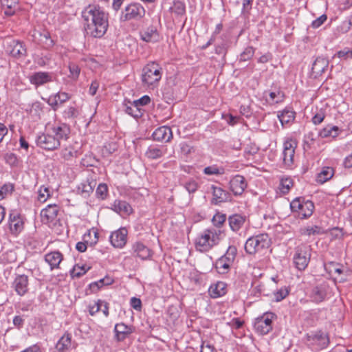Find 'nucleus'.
I'll use <instances>...</instances> for the list:
<instances>
[{"mask_svg":"<svg viewBox=\"0 0 352 352\" xmlns=\"http://www.w3.org/2000/svg\"><path fill=\"white\" fill-rule=\"evenodd\" d=\"M82 17L87 35L101 38L106 33L109 26L108 14L99 6L89 5L82 10Z\"/></svg>","mask_w":352,"mask_h":352,"instance_id":"obj_1","label":"nucleus"},{"mask_svg":"<svg viewBox=\"0 0 352 352\" xmlns=\"http://www.w3.org/2000/svg\"><path fill=\"white\" fill-rule=\"evenodd\" d=\"M221 231L215 228L205 230L195 239L196 250L205 252L217 245L220 241Z\"/></svg>","mask_w":352,"mask_h":352,"instance_id":"obj_2","label":"nucleus"},{"mask_svg":"<svg viewBox=\"0 0 352 352\" xmlns=\"http://www.w3.org/2000/svg\"><path fill=\"white\" fill-rule=\"evenodd\" d=\"M162 76V68L155 62L148 63L142 72V82L144 87L153 89L158 86Z\"/></svg>","mask_w":352,"mask_h":352,"instance_id":"obj_3","label":"nucleus"},{"mask_svg":"<svg viewBox=\"0 0 352 352\" xmlns=\"http://www.w3.org/2000/svg\"><path fill=\"white\" fill-rule=\"evenodd\" d=\"M270 238L267 234H261L249 238L245 244V250L248 254H252L256 252L270 247Z\"/></svg>","mask_w":352,"mask_h":352,"instance_id":"obj_4","label":"nucleus"},{"mask_svg":"<svg viewBox=\"0 0 352 352\" xmlns=\"http://www.w3.org/2000/svg\"><path fill=\"white\" fill-rule=\"evenodd\" d=\"M145 9L140 3H131L122 11L120 20L122 21H139L145 16Z\"/></svg>","mask_w":352,"mask_h":352,"instance_id":"obj_5","label":"nucleus"},{"mask_svg":"<svg viewBox=\"0 0 352 352\" xmlns=\"http://www.w3.org/2000/svg\"><path fill=\"white\" fill-rule=\"evenodd\" d=\"M310 257V246L300 245L296 247L294 256V262L296 268L299 270H304L309 263Z\"/></svg>","mask_w":352,"mask_h":352,"instance_id":"obj_6","label":"nucleus"},{"mask_svg":"<svg viewBox=\"0 0 352 352\" xmlns=\"http://www.w3.org/2000/svg\"><path fill=\"white\" fill-rule=\"evenodd\" d=\"M276 318V315L273 313H265L256 319L254 324L255 330L261 335L267 334L272 329V322Z\"/></svg>","mask_w":352,"mask_h":352,"instance_id":"obj_7","label":"nucleus"},{"mask_svg":"<svg viewBox=\"0 0 352 352\" xmlns=\"http://www.w3.org/2000/svg\"><path fill=\"white\" fill-rule=\"evenodd\" d=\"M297 142L292 139H287L283 143V161L285 166H291L294 162L295 149Z\"/></svg>","mask_w":352,"mask_h":352,"instance_id":"obj_8","label":"nucleus"},{"mask_svg":"<svg viewBox=\"0 0 352 352\" xmlns=\"http://www.w3.org/2000/svg\"><path fill=\"white\" fill-rule=\"evenodd\" d=\"M329 289V285L326 282H323L314 287L309 296L311 300L316 303H320L324 301L327 298Z\"/></svg>","mask_w":352,"mask_h":352,"instance_id":"obj_9","label":"nucleus"},{"mask_svg":"<svg viewBox=\"0 0 352 352\" xmlns=\"http://www.w3.org/2000/svg\"><path fill=\"white\" fill-rule=\"evenodd\" d=\"M36 142L37 146L48 151L56 149L60 145V142L57 139H55L53 135L50 134H41L38 135Z\"/></svg>","mask_w":352,"mask_h":352,"instance_id":"obj_10","label":"nucleus"},{"mask_svg":"<svg viewBox=\"0 0 352 352\" xmlns=\"http://www.w3.org/2000/svg\"><path fill=\"white\" fill-rule=\"evenodd\" d=\"M212 198L211 204L213 205H219L221 203L230 201L232 199L231 195L223 188L212 185L211 186Z\"/></svg>","mask_w":352,"mask_h":352,"instance_id":"obj_11","label":"nucleus"},{"mask_svg":"<svg viewBox=\"0 0 352 352\" xmlns=\"http://www.w3.org/2000/svg\"><path fill=\"white\" fill-rule=\"evenodd\" d=\"M6 51L13 57L20 58L25 57L27 50L23 43L12 40L7 45Z\"/></svg>","mask_w":352,"mask_h":352,"instance_id":"obj_12","label":"nucleus"},{"mask_svg":"<svg viewBox=\"0 0 352 352\" xmlns=\"http://www.w3.org/2000/svg\"><path fill=\"white\" fill-rule=\"evenodd\" d=\"M128 232L126 228H121L113 232L110 236L111 245L117 248H123L126 243Z\"/></svg>","mask_w":352,"mask_h":352,"instance_id":"obj_13","label":"nucleus"},{"mask_svg":"<svg viewBox=\"0 0 352 352\" xmlns=\"http://www.w3.org/2000/svg\"><path fill=\"white\" fill-rule=\"evenodd\" d=\"M9 227L11 232L14 234L20 233L23 229V219L16 211H12L10 214Z\"/></svg>","mask_w":352,"mask_h":352,"instance_id":"obj_14","label":"nucleus"},{"mask_svg":"<svg viewBox=\"0 0 352 352\" xmlns=\"http://www.w3.org/2000/svg\"><path fill=\"white\" fill-rule=\"evenodd\" d=\"M246 187L245 179L241 175H237L234 176L230 182V190L234 195H241Z\"/></svg>","mask_w":352,"mask_h":352,"instance_id":"obj_15","label":"nucleus"},{"mask_svg":"<svg viewBox=\"0 0 352 352\" xmlns=\"http://www.w3.org/2000/svg\"><path fill=\"white\" fill-rule=\"evenodd\" d=\"M31 84L36 87L41 86L45 83L52 81V75L50 72H38L32 74L29 77Z\"/></svg>","mask_w":352,"mask_h":352,"instance_id":"obj_16","label":"nucleus"},{"mask_svg":"<svg viewBox=\"0 0 352 352\" xmlns=\"http://www.w3.org/2000/svg\"><path fill=\"white\" fill-rule=\"evenodd\" d=\"M133 254L142 260L149 259L151 256V250L141 242H136L132 246Z\"/></svg>","mask_w":352,"mask_h":352,"instance_id":"obj_17","label":"nucleus"},{"mask_svg":"<svg viewBox=\"0 0 352 352\" xmlns=\"http://www.w3.org/2000/svg\"><path fill=\"white\" fill-rule=\"evenodd\" d=\"M152 136L155 140L168 142L173 138V133L170 127L163 126L155 129Z\"/></svg>","mask_w":352,"mask_h":352,"instance_id":"obj_18","label":"nucleus"},{"mask_svg":"<svg viewBox=\"0 0 352 352\" xmlns=\"http://www.w3.org/2000/svg\"><path fill=\"white\" fill-rule=\"evenodd\" d=\"M28 278L25 275L17 276L14 282L13 287L19 296H23L28 292Z\"/></svg>","mask_w":352,"mask_h":352,"instance_id":"obj_19","label":"nucleus"},{"mask_svg":"<svg viewBox=\"0 0 352 352\" xmlns=\"http://www.w3.org/2000/svg\"><path fill=\"white\" fill-rule=\"evenodd\" d=\"M116 339L120 342L126 339L133 333L131 327L127 326L124 323L116 324L114 327Z\"/></svg>","mask_w":352,"mask_h":352,"instance_id":"obj_20","label":"nucleus"},{"mask_svg":"<svg viewBox=\"0 0 352 352\" xmlns=\"http://www.w3.org/2000/svg\"><path fill=\"white\" fill-rule=\"evenodd\" d=\"M63 259V254L58 251L50 252L45 256V261L50 266V270L58 269L60 262Z\"/></svg>","mask_w":352,"mask_h":352,"instance_id":"obj_21","label":"nucleus"},{"mask_svg":"<svg viewBox=\"0 0 352 352\" xmlns=\"http://www.w3.org/2000/svg\"><path fill=\"white\" fill-rule=\"evenodd\" d=\"M52 130L53 135L58 142L61 140H67L70 133V129L69 126L64 123L54 126Z\"/></svg>","mask_w":352,"mask_h":352,"instance_id":"obj_22","label":"nucleus"},{"mask_svg":"<svg viewBox=\"0 0 352 352\" xmlns=\"http://www.w3.org/2000/svg\"><path fill=\"white\" fill-rule=\"evenodd\" d=\"M329 60L326 58L318 57L312 65V73L315 77L320 76L327 68Z\"/></svg>","mask_w":352,"mask_h":352,"instance_id":"obj_23","label":"nucleus"},{"mask_svg":"<svg viewBox=\"0 0 352 352\" xmlns=\"http://www.w3.org/2000/svg\"><path fill=\"white\" fill-rule=\"evenodd\" d=\"M58 211L59 208L57 205L50 204L45 209L41 210V215L43 220L50 222L56 218Z\"/></svg>","mask_w":352,"mask_h":352,"instance_id":"obj_24","label":"nucleus"},{"mask_svg":"<svg viewBox=\"0 0 352 352\" xmlns=\"http://www.w3.org/2000/svg\"><path fill=\"white\" fill-rule=\"evenodd\" d=\"M167 151V148L165 146H150L146 153L145 155L146 157L151 160H157L164 156Z\"/></svg>","mask_w":352,"mask_h":352,"instance_id":"obj_25","label":"nucleus"},{"mask_svg":"<svg viewBox=\"0 0 352 352\" xmlns=\"http://www.w3.org/2000/svg\"><path fill=\"white\" fill-rule=\"evenodd\" d=\"M209 294L213 298H217L225 295L227 292V285L224 282H217L216 284L212 285L209 289Z\"/></svg>","mask_w":352,"mask_h":352,"instance_id":"obj_26","label":"nucleus"},{"mask_svg":"<svg viewBox=\"0 0 352 352\" xmlns=\"http://www.w3.org/2000/svg\"><path fill=\"white\" fill-rule=\"evenodd\" d=\"M111 209L120 214L129 215L132 212L130 204L122 200H116L112 204Z\"/></svg>","mask_w":352,"mask_h":352,"instance_id":"obj_27","label":"nucleus"},{"mask_svg":"<svg viewBox=\"0 0 352 352\" xmlns=\"http://www.w3.org/2000/svg\"><path fill=\"white\" fill-rule=\"evenodd\" d=\"M245 221V217L238 214H232L228 218L230 227L234 232L239 231L243 226Z\"/></svg>","mask_w":352,"mask_h":352,"instance_id":"obj_28","label":"nucleus"},{"mask_svg":"<svg viewBox=\"0 0 352 352\" xmlns=\"http://www.w3.org/2000/svg\"><path fill=\"white\" fill-rule=\"evenodd\" d=\"M141 38L146 42H155L158 41L159 34L155 28L151 26L140 33Z\"/></svg>","mask_w":352,"mask_h":352,"instance_id":"obj_29","label":"nucleus"},{"mask_svg":"<svg viewBox=\"0 0 352 352\" xmlns=\"http://www.w3.org/2000/svg\"><path fill=\"white\" fill-rule=\"evenodd\" d=\"M72 345V336L69 333H65L58 341L56 349L58 352H65L70 349Z\"/></svg>","mask_w":352,"mask_h":352,"instance_id":"obj_30","label":"nucleus"},{"mask_svg":"<svg viewBox=\"0 0 352 352\" xmlns=\"http://www.w3.org/2000/svg\"><path fill=\"white\" fill-rule=\"evenodd\" d=\"M278 118L283 126L294 121L295 118V112L292 110L285 109L282 111L278 112Z\"/></svg>","mask_w":352,"mask_h":352,"instance_id":"obj_31","label":"nucleus"},{"mask_svg":"<svg viewBox=\"0 0 352 352\" xmlns=\"http://www.w3.org/2000/svg\"><path fill=\"white\" fill-rule=\"evenodd\" d=\"M124 111L127 114L135 118H138L142 116L141 109L135 101L133 102H129L128 103L125 104Z\"/></svg>","mask_w":352,"mask_h":352,"instance_id":"obj_32","label":"nucleus"},{"mask_svg":"<svg viewBox=\"0 0 352 352\" xmlns=\"http://www.w3.org/2000/svg\"><path fill=\"white\" fill-rule=\"evenodd\" d=\"M334 174V170L331 167H324L322 170L318 173L317 182L320 184H324L327 181L329 180Z\"/></svg>","mask_w":352,"mask_h":352,"instance_id":"obj_33","label":"nucleus"},{"mask_svg":"<svg viewBox=\"0 0 352 352\" xmlns=\"http://www.w3.org/2000/svg\"><path fill=\"white\" fill-rule=\"evenodd\" d=\"M302 235L311 236L320 235L324 233L322 228L318 226H307L300 229Z\"/></svg>","mask_w":352,"mask_h":352,"instance_id":"obj_34","label":"nucleus"},{"mask_svg":"<svg viewBox=\"0 0 352 352\" xmlns=\"http://www.w3.org/2000/svg\"><path fill=\"white\" fill-rule=\"evenodd\" d=\"M1 6L6 8L4 13L6 15L12 16L14 13L19 0H0Z\"/></svg>","mask_w":352,"mask_h":352,"instance_id":"obj_35","label":"nucleus"},{"mask_svg":"<svg viewBox=\"0 0 352 352\" xmlns=\"http://www.w3.org/2000/svg\"><path fill=\"white\" fill-rule=\"evenodd\" d=\"M312 340L318 343L320 348H325L329 344V338L326 333L322 331L316 333L312 336Z\"/></svg>","mask_w":352,"mask_h":352,"instance_id":"obj_36","label":"nucleus"},{"mask_svg":"<svg viewBox=\"0 0 352 352\" xmlns=\"http://www.w3.org/2000/svg\"><path fill=\"white\" fill-rule=\"evenodd\" d=\"M236 253H237L236 248L234 245H230L228 248L226 253L220 258H222L223 260L227 261V263H229L231 265H232L235 260Z\"/></svg>","mask_w":352,"mask_h":352,"instance_id":"obj_37","label":"nucleus"},{"mask_svg":"<svg viewBox=\"0 0 352 352\" xmlns=\"http://www.w3.org/2000/svg\"><path fill=\"white\" fill-rule=\"evenodd\" d=\"M338 127L336 126H327L319 132V135L322 138H336L338 135Z\"/></svg>","mask_w":352,"mask_h":352,"instance_id":"obj_38","label":"nucleus"},{"mask_svg":"<svg viewBox=\"0 0 352 352\" xmlns=\"http://www.w3.org/2000/svg\"><path fill=\"white\" fill-rule=\"evenodd\" d=\"M232 265L227 261L219 258L215 263V267L219 274H227L231 267Z\"/></svg>","mask_w":352,"mask_h":352,"instance_id":"obj_39","label":"nucleus"},{"mask_svg":"<svg viewBox=\"0 0 352 352\" xmlns=\"http://www.w3.org/2000/svg\"><path fill=\"white\" fill-rule=\"evenodd\" d=\"M61 155L65 160L69 161L77 157L78 152L72 146H68L62 150Z\"/></svg>","mask_w":352,"mask_h":352,"instance_id":"obj_40","label":"nucleus"},{"mask_svg":"<svg viewBox=\"0 0 352 352\" xmlns=\"http://www.w3.org/2000/svg\"><path fill=\"white\" fill-rule=\"evenodd\" d=\"M255 52V50L253 47L248 46L243 50V52L240 54L238 57L239 62H245L247 60H250Z\"/></svg>","mask_w":352,"mask_h":352,"instance_id":"obj_41","label":"nucleus"},{"mask_svg":"<svg viewBox=\"0 0 352 352\" xmlns=\"http://www.w3.org/2000/svg\"><path fill=\"white\" fill-rule=\"evenodd\" d=\"M314 206L312 201H307L303 202L302 208L300 212V214L303 216V217L307 218L310 217L314 211Z\"/></svg>","mask_w":352,"mask_h":352,"instance_id":"obj_42","label":"nucleus"},{"mask_svg":"<svg viewBox=\"0 0 352 352\" xmlns=\"http://www.w3.org/2000/svg\"><path fill=\"white\" fill-rule=\"evenodd\" d=\"M113 279L111 277L105 276L104 278L99 280L98 281L90 284V288L95 290V287L99 289L104 285H109L113 283Z\"/></svg>","mask_w":352,"mask_h":352,"instance_id":"obj_43","label":"nucleus"},{"mask_svg":"<svg viewBox=\"0 0 352 352\" xmlns=\"http://www.w3.org/2000/svg\"><path fill=\"white\" fill-rule=\"evenodd\" d=\"M69 77L74 80H76L78 78L80 69L76 63H70L69 64Z\"/></svg>","mask_w":352,"mask_h":352,"instance_id":"obj_44","label":"nucleus"},{"mask_svg":"<svg viewBox=\"0 0 352 352\" xmlns=\"http://www.w3.org/2000/svg\"><path fill=\"white\" fill-rule=\"evenodd\" d=\"M170 10L177 15H182L185 13V5L180 1H175L173 6L170 7Z\"/></svg>","mask_w":352,"mask_h":352,"instance_id":"obj_45","label":"nucleus"},{"mask_svg":"<svg viewBox=\"0 0 352 352\" xmlns=\"http://www.w3.org/2000/svg\"><path fill=\"white\" fill-rule=\"evenodd\" d=\"M88 269H89V267L86 268L85 265L80 266L79 265H76L71 271V275L72 277L79 278L85 274Z\"/></svg>","mask_w":352,"mask_h":352,"instance_id":"obj_46","label":"nucleus"},{"mask_svg":"<svg viewBox=\"0 0 352 352\" xmlns=\"http://www.w3.org/2000/svg\"><path fill=\"white\" fill-rule=\"evenodd\" d=\"M184 187L190 194H191L197 190L198 184L195 180L190 179L184 184Z\"/></svg>","mask_w":352,"mask_h":352,"instance_id":"obj_47","label":"nucleus"},{"mask_svg":"<svg viewBox=\"0 0 352 352\" xmlns=\"http://www.w3.org/2000/svg\"><path fill=\"white\" fill-rule=\"evenodd\" d=\"M289 294V291L286 287H281L274 293L276 301L279 302L283 300Z\"/></svg>","mask_w":352,"mask_h":352,"instance_id":"obj_48","label":"nucleus"},{"mask_svg":"<svg viewBox=\"0 0 352 352\" xmlns=\"http://www.w3.org/2000/svg\"><path fill=\"white\" fill-rule=\"evenodd\" d=\"M14 190V185L12 184H6L0 189V200L3 199L6 195L10 194Z\"/></svg>","mask_w":352,"mask_h":352,"instance_id":"obj_49","label":"nucleus"},{"mask_svg":"<svg viewBox=\"0 0 352 352\" xmlns=\"http://www.w3.org/2000/svg\"><path fill=\"white\" fill-rule=\"evenodd\" d=\"M226 220V215L225 214L217 213L212 218V223L217 227L221 226Z\"/></svg>","mask_w":352,"mask_h":352,"instance_id":"obj_50","label":"nucleus"},{"mask_svg":"<svg viewBox=\"0 0 352 352\" xmlns=\"http://www.w3.org/2000/svg\"><path fill=\"white\" fill-rule=\"evenodd\" d=\"M325 117L324 111L321 109L317 111V113L312 118V122L314 124H320Z\"/></svg>","mask_w":352,"mask_h":352,"instance_id":"obj_51","label":"nucleus"},{"mask_svg":"<svg viewBox=\"0 0 352 352\" xmlns=\"http://www.w3.org/2000/svg\"><path fill=\"white\" fill-rule=\"evenodd\" d=\"M50 197V191L47 188H41L38 191V199L41 202H45Z\"/></svg>","mask_w":352,"mask_h":352,"instance_id":"obj_52","label":"nucleus"},{"mask_svg":"<svg viewBox=\"0 0 352 352\" xmlns=\"http://www.w3.org/2000/svg\"><path fill=\"white\" fill-rule=\"evenodd\" d=\"M280 190L283 193H287L288 192L289 190L290 189L291 186H292V181L291 179H282L280 182Z\"/></svg>","mask_w":352,"mask_h":352,"instance_id":"obj_53","label":"nucleus"},{"mask_svg":"<svg viewBox=\"0 0 352 352\" xmlns=\"http://www.w3.org/2000/svg\"><path fill=\"white\" fill-rule=\"evenodd\" d=\"M179 148H180L181 153L184 155H187L190 154L193 151V147L185 142H181L179 144Z\"/></svg>","mask_w":352,"mask_h":352,"instance_id":"obj_54","label":"nucleus"},{"mask_svg":"<svg viewBox=\"0 0 352 352\" xmlns=\"http://www.w3.org/2000/svg\"><path fill=\"white\" fill-rule=\"evenodd\" d=\"M304 201H301L300 198H296L294 199L291 204L290 207L293 211H299L301 212L302 205Z\"/></svg>","mask_w":352,"mask_h":352,"instance_id":"obj_55","label":"nucleus"},{"mask_svg":"<svg viewBox=\"0 0 352 352\" xmlns=\"http://www.w3.org/2000/svg\"><path fill=\"white\" fill-rule=\"evenodd\" d=\"M103 304V301L98 300V302H95L93 305H89V314L91 316H94L95 314L98 312L100 309L102 308Z\"/></svg>","mask_w":352,"mask_h":352,"instance_id":"obj_56","label":"nucleus"},{"mask_svg":"<svg viewBox=\"0 0 352 352\" xmlns=\"http://www.w3.org/2000/svg\"><path fill=\"white\" fill-rule=\"evenodd\" d=\"M327 17L326 14H322L320 16L313 21L311 27L313 28H318L321 26L324 22L327 20Z\"/></svg>","mask_w":352,"mask_h":352,"instance_id":"obj_57","label":"nucleus"},{"mask_svg":"<svg viewBox=\"0 0 352 352\" xmlns=\"http://www.w3.org/2000/svg\"><path fill=\"white\" fill-rule=\"evenodd\" d=\"M204 173L206 175H220L222 174V172L217 168L216 166H208L204 169Z\"/></svg>","mask_w":352,"mask_h":352,"instance_id":"obj_58","label":"nucleus"},{"mask_svg":"<svg viewBox=\"0 0 352 352\" xmlns=\"http://www.w3.org/2000/svg\"><path fill=\"white\" fill-rule=\"evenodd\" d=\"M96 193L102 198L104 199L107 193V186L104 184L98 185L96 189Z\"/></svg>","mask_w":352,"mask_h":352,"instance_id":"obj_59","label":"nucleus"},{"mask_svg":"<svg viewBox=\"0 0 352 352\" xmlns=\"http://www.w3.org/2000/svg\"><path fill=\"white\" fill-rule=\"evenodd\" d=\"M201 352H217V350L208 342H204L201 346Z\"/></svg>","mask_w":352,"mask_h":352,"instance_id":"obj_60","label":"nucleus"},{"mask_svg":"<svg viewBox=\"0 0 352 352\" xmlns=\"http://www.w3.org/2000/svg\"><path fill=\"white\" fill-rule=\"evenodd\" d=\"M337 55L340 58H352V50L344 49L338 52Z\"/></svg>","mask_w":352,"mask_h":352,"instance_id":"obj_61","label":"nucleus"},{"mask_svg":"<svg viewBox=\"0 0 352 352\" xmlns=\"http://www.w3.org/2000/svg\"><path fill=\"white\" fill-rule=\"evenodd\" d=\"M54 96L58 100V101L61 104L67 101L70 98V96L66 92H58L56 94H55Z\"/></svg>","mask_w":352,"mask_h":352,"instance_id":"obj_62","label":"nucleus"},{"mask_svg":"<svg viewBox=\"0 0 352 352\" xmlns=\"http://www.w3.org/2000/svg\"><path fill=\"white\" fill-rule=\"evenodd\" d=\"M329 272H335L338 274H341L342 273V270L339 267V265L336 263L331 262L329 263Z\"/></svg>","mask_w":352,"mask_h":352,"instance_id":"obj_63","label":"nucleus"},{"mask_svg":"<svg viewBox=\"0 0 352 352\" xmlns=\"http://www.w3.org/2000/svg\"><path fill=\"white\" fill-rule=\"evenodd\" d=\"M131 306L135 310H140L142 302L140 298L133 297L131 299Z\"/></svg>","mask_w":352,"mask_h":352,"instance_id":"obj_64","label":"nucleus"}]
</instances>
